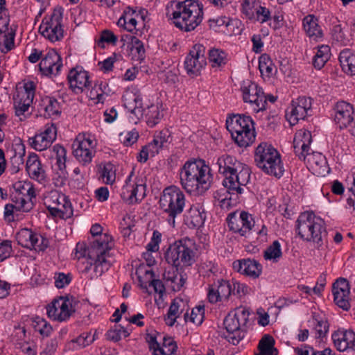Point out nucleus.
Wrapping results in <instances>:
<instances>
[{
    "mask_svg": "<svg viewBox=\"0 0 355 355\" xmlns=\"http://www.w3.org/2000/svg\"><path fill=\"white\" fill-rule=\"evenodd\" d=\"M180 178L182 188L193 195L205 193L213 182L211 168L202 159L187 161L180 169Z\"/></svg>",
    "mask_w": 355,
    "mask_h": 355,
    "instance_id": "nucleus-1",
    "label": "nucleus"
},
{
    "mask_svg": "<svg viewBox=\"0 0 355 355\" xmlns=\"http://www.w3.org/2000/svg\"><path fill=\"white\" fill-rule=\"evenodd\" d=\"M218 172L225 178L223 185L230 193L241 194L242 187L246 186L250 181V172L248 167L239 162L234 157L224 155L218 158Z\"/></svg>",
    "mask_w": 355,
    "mask_h": 355,
    "instance_id": "nucleus-2",
    "label": "nucleus"
},
{
    "mask_svg": "<svg viewBox=\"0 0 355 355\" xmlns=\"http://www.w3.org/2000/svg\"><path fill=\"white\" fill-rule=\"evenodd\" d=\"M174 24L182 31H193L202 21L203 7L198 1L185 0L177 2L172 13Z\"/></svg>",
    "mask_w": 355,
    "mask_h": 355,
    "instance_id": "nucleus-3",
    "label": "nucleus"
},
{
    "mask_svg": "<svg viewBox=\"0 0 355 355\" xmlns=\"http://www.w3.org/2000/svg\"><path fill=\"white\" fill-rule=\"evenodd\" d=\"M254 162L266 174L280 178L284 172L280 154L271 145L260 144L255 150Z\"/></svg>",
    "mask_w": 355,
    "mask_h": 355,
    "instance_id": "nucleus-4",
    "label": "nucleus"
},
{
    "mask_svg": "<svg viewBox=\"0 0 355 355\" xmlns=\"http://www.w3.org/2000/svg\"><path fill=\"white\" fill-rule=\"evenodd\" d=\"M193 240L184 238L171 244L164 254L166 262L178 270L179 268L190 266L195 261Z\"/></svg>",
    "mask_w": 355,
    "mask_h": 355,
    "instance_id": "nucleus-5",
    "label": "nucleus"
},
{
    "mask_svg": "<svg viewBox=\"0 0 355 355\" xmlns=\"http://www.w3.org/2000/svg\"><path fill=\"white\" fill-rule=\"evenodd\" d=\"M296 223L297 234L304 241L318 243L326 234L324 220L312 211L302 213Z\"/></svg>",
    "mask_w": 355,
    "mask_h": 355,
    "instance_id": "nucleus-6",
    "label": "nucleus"
},
{
    "mask_svg": "<svg viewBox=\"0 0 355 355\" xmlns=\"http://www.w3.org/2000/svg\"><path fill=\"white\" fill-rule=\"evenodd\" d=\"M159 207L167 214V221L175 226V218L181 214L185 206V196L176 187H169L164 189L159 201Z\"/></svg>",
    "mask_w": 355,
    "mask_h": 355,
    "instance_id": "nucleus-7",
    "label": "nucleus"
},
{
    "mask_svg": "<svg viewBox=\"0 0 355 355\" xmlns=\"http://www.w3.org/2000/svg\"><path fill=\"white\" fill-rule=\"evenodd\" d=\"M92 248V250L89 252V259L94 260V271L101 275L111 266L109 252L112 249V238L105 235L104 238L94 241Z\"/></svg>",
    "mask_w": 355,
    "mask_h": 355,
    "instance_id": "nucleus-8",
    "label": "nucleus"
},
{
    "mask_svg": "<svg viewBox=\"0 0 355 355\" xmlns=\"http://www.w3.org/2000/svg\"><path fill=\"white\" fill-rule=\"evenodd\" d=\"M44 205L51 215L62 219L73 216V208L69 198L64 193L52 191L44 199Z\"/></svg>",
    "mask_w": 355,
    "mask_h": 355,
    "instance_id": "nucleus-9",
    "label": "nucleus"
},
{
    "mask_svg": "<svg viewBox=\"0 0 355 355\" xmlns=\"http://www.w3.org/2000/svg\"><path fill=\"white\" fill-rule=\"evenodd\" d=\"M62 8H55L49 18H44L39 27V32L51 42L61 40L64 37L62 27Z\"/></svg>",
    "mask_w": 355,
    "mask_h": 355,
    "instance_id": "nucleus-10",
    "label": "nucleus"
},
{
    "mask_svg": "<svg viewBox=\"0 0 355 355\" xmlns=\"http://www.w3.org/2000/svg\"><path fill=\"white\" fill-rule=\"evenodd\" d=\"M227 221L231 231L245 237L250 233L254 225L252 215L244 211L239 214L236 211L230 213L227 218Z\"/></svg>",
    "mask_w": 355,
    "mask_h": 355,
    "instance_id": "nucleus-11",
    "label": "nucleus"
},
{
    "mask_svg": "<svg viewBox=\"0 0 355 355\" xmlns=\"http://www.w3.org/2000/svg\"><path fill=\"white\" fill-rule=\"evenodd\" d=\"M241 90L244 102L254 104L255 105L254 110L257 112L266 109L267 98L262 88L259 87L257 84L248 81L244 83Z\"/></svg>",
    "mask_w": 355,
    "mask_h": 355,
    "instance_id": "nucleus-12",
    "label": "nucleus"
},
{
    "mask_svg": "<svg viewBox=\"0 0 355 355\" xmlns=\"http://www.w3.org/2000/svg\"><path fill=\"white\" fill-rule=\"evenodd\" d=\"M94 146L95 144L92 139L79 135L73 142V154L80 163L86 166L92 162L94 156Z\"/></svg>",
    "mask_w": 355,
    "mask_h": 355,
    "instance_id": "nucleus-13",
    "label": "nucleus"
},
{
    "mask_svg": "<svg viewBox=\"0 0 355 355\" xmlns=\"http://www.w3.org/2000/svg\"><path fill=\"white\" fill-rule=\"evenodd\" d=\"M311 98L305 96H300L295 101H292L286 114L290 124L294 125L299 120L311 115L309 112L311 111Z\"/></svg>",
    "mask_w": 355,
    "mask_h": 355,
    "instance_id": "nucleus-14",
    "label": "nucleus"
},
{
    "mask_svg": "<svg viewBox=\"0 0 355 355\" xmlns=\"http://www.w3.org/2000/svg\"><path fill=\"white\" fill-rule=\"evenodd\" d=\"M205 47L202 44H195L187 56L184 67L189 75L198 76L201 69L206 64L205 57Z\"/></svg>",
    "mask_w": 355,
    "mask_h": 355,
    "instance_id": "nucleus-15",
    "label": "nucleus"
},
{
    "mask_svg": "<svg viewBox=\"0 0 355 355\" xmlns=\"http://www.w3.org/2000/svg\"><path fill=\"white\" fill-rule=\"evenodd\" d=\"M354 107L345 101H340L334 105V123L340 130L347 128L354 119Z\"/></svg>",
    "mask_w": 355,
    "mask_h": 355,
    "instance_id": "nucleus-16",
    "label": "nucleus"
},
{
    "mask_svg": "<svg viewBox=\"0 0 355 355\" xmlns=\"http://www.w3.org/2000/svg\"><path fill=\"white\" fill-rule=\"evenodd\" d=\"M350 288L345 278H339L334 282V303L344 311L349 310Z\"/></svg>",
    "mask_w": 355,
    "mask_h": 355,
    "instance_id": "nucleus-17",
    "label": "nucleus"
},
{
    "mask_svg": "<svg viewBox=\"0 0 355 355\" xmlns=\"http://www.w3.org/2000/svg\"><path fill=\"white\" fill-rule=\"evenodd\" d=\"M62 67V58L53 49L46 53L39 64L40 71L45 76L58 73Z\"/></svg>",
    "mask_w": 355,
    "mask_h": 355,
    "instance_id": "nucleus-18",
    "label": "nucleus"
},
{
    "mask_svg": "<svg viewBox=\"0 0 355 355\" xmlns=\"http://www.w3.org/2000/svg\"><path fill=\"white\" fill-rule=\"evenodd\" d=\"M226 127L232 136L246 130H254V122L250 116L234 114L226 120Z\"/></svg>",
    "mask_w": 355,
    "mask_h": 355,
    "instance_id": "nucleus-19",
    "label": "nucleus"
},
{
    "mask_svg": "<svg viewBox=\"0 0 355 355\" xmlns=\"http://www.w3.org/2000/svg\"><path fill=\"white\" fill-rule=\"evenodd\" d=\"M334 347L339 352H355V333L344 329L334 331Z\"/></svg>",
    "mask_w": 355,
    "mask_h": 355,
    "instance_id": "nucleus-20",
    "label": "nucleus"
},
{
    "mask_svg": "<svg viewBox=\"0 0 355 355\" xmlns=\"http://www.w3.org/2000/svg\"><path fill=\"white\" fill-rule=\"evenodd\" d=\"M89 78L87 71H78L77 68L72 69L67 76L70 88L76 94L82 93L85 88H89L91 83Z\"/></svg>",
    "mask_w": 355,
    "mask_h": 355,
    "instance_id": "nucleus-21",
    "label": "nucleus"
},
{
    "mask_svg": "<svg viewBox=\"0 0 355 355\" xmlns=\"http://www.w3.org/2000/svg\"><path fill=\"white\" fill-rule=\"evenodd\" d=\"M233 268L238 272L256 279L262 271L261 265L254 259H243L233 262Z\"/></svg>",
    "mask_w": 355,
    "mask_h": 355,
    "instance_id": "nucleus-22",
    "label": "nucleus"
},
{
    "mask_svg": "<svg viewBox=\"0 0 355 355\" xmlns=\"http://www.w3.org/2000/svg\"><path fill=\"white\" fill-rule=\"evenodd\" d=\"M304 161L308 167L318 175L324 176L330 172V168L327 164L326 157L320 153L312 152L304 157Z\"/></svg>",
    "mask_w": 355,
    "mask_h": 355,
    "instance_id": "nucleus-23",
    "label": "nucleus"
},
{
    "mask_svg": "<svg viewBox=\"0 0 355 355\" xmlns=\"http://www.w3.org/2000/svg\"><path fill=\"white\" fill-rule=\"evenodd\" d=\"M223 324L227 331L229 333L227 336L229 342L233 345H237L243 338L244 335L241 333V324L234 316L232 312L227 314L225 318Z\"/></svg>",
    "mask_w": 355,
    "mask_h": 355,
    "instance_id": "nucleus-24",
    "label": "nucleus"
},
{
    "mask_svg": "<svg viewBox=\"0 0 355 355\" xmlns=\"http://www.w3.org/2000/svg\"><path fill=\"white\" fill-rule=\"evenodd\" d=\"M26 168L30 177L33 179L44 180L45 171L42 168L41 162L35 153H31L26 161Z\"/></svg>",
    "mask_w": 355,
    "mask_h": 355,
    "instance_id": "nucleus-25",
    "label": "nucleus"
},
{
    "mask_svg": "<svg viewBox=\"0 0 355 355\" xmlns=\"http://www.w3.org/2000/svg\"><path fill=\"white\" fill-rule=\"evenodd\" d=\"M206 218L204 210L200 211L196 206H191L184 215L186 224L193 228H198L203 225Z\"/></svg>",
    "mask_w": 355,
    "mask_h": 355,
    "instance_id": "nucleus-26",
    "label": "nucleus"
},
{
    "mask_svg": "<svg viewBox=\"0 0 355 355\" xmlns=\"http://www.w3.org/2000/svg\"><path fill=\"white\" fill-rule=\"evenodd\" d=\"M342 70L347 75L355 74V53L349 49L343 50L338 58Z\"/></svg>",
    "mask_w": 355,
    "mask_h": 355,
    "instance_id": "nucleus-27",
    "label": "nucleus"
},
{
    "mask_svg": "<svg viewBox=\"0 0 355 355\" xmlns=\"http://www.w3.org/2000/svg\"><path fill=\"white\" fill-rule=\"evenodd\" d=\"M39 234L27 228L21 229L16 234L18 244L30 250H32L35 243L39 241Z\"/></svg>",
    "mask_w": 355,
    "mask_h": 355,
    "instance_id": "nucleus-28",
    "label": "nucleus"
},
{
    "mask_svg": "<svg viewBox=\"0 0 355 355\" xmlns=\"http://www.w3.org/2000/svg\"><path fill=\"white\" fill-rule=\"evenodd\" d=\"M15 154L11 157L10 171L12 173H17L20 170V166L24 164L25 156V146L20 138L15 139Z\"/></svg>",
    "mask_w": 355,
    "mask_h": 355,
    "instance_id": "nucleus-29",
    "label": "nucleus"
},
{
    "mask_svg": "<svg viewBox=\"0 0 355 355\" xmlns=\"http://www.w3.org/2000/svg\"><path fill=\"white\" fill-rule=\"evenodd\" d=\"M303 26L309 37L315 40L322 37V33L318 24V19L313 15H310L304 18Z\"/></svg>",
    "mask_w": 355,
    "mask_h": 355,
    "instance_id": "nucleus-30",
    "label": "nucleus"
},
{
    "mask_svg": "<svg viewBox=\"0 0 355 355\" xmlns=\"http://www.w3.org/2000/svg\"><path fill=\"white\" fill-rule=\"evenodd\" d=\"M133 174L134 171H132L126 179L121 193V198L128 205H133L139 202V198L135 197V193H134L133 183H131V178Z\"/></svg>",
    "mask_w": 355,
    "mask_h": 355,
    "instance_id": "nucleus-31",
    "label": "nucleus"
},
{
    "mask_svg": "<svg viewBox=\"0 0 355 355\" xmlns=\"http://www.w3.org/2000/svg\"><path fill=\"white\" fill-rule=\"evenodd\" d=\"M275 340L269 334H266L259 341L258 348L259 353L255 355H277L278 351L274 347Z\"/></svg>",
    "mask_w": 355,
    "mask_h": 355,
    "instance_id": "nucleus-32",
    "label": "nucleus"
},
{
    "mask_svg": "<svg viewBox=\"0 0 355 355\" xmlns=\"http://www.w3.org/2000/svg\"><path fill=\"white\" fill-rule=\"evenodd\" d=\"M42 106H44V110L45 111V116H57L60 114V105L58 101L55 98L45 96L44 98H42Z\"/></svg>",
    "mask_w": 355,
    "mask_h": 355,
    "instance_id": "nucleus-33",
    "label": "nucleus"
},
{
    "mask_svg": "<svg viewBox=\"0 0 355 355\" xmlns=\"http://www.w3.org/2000/svg\"><path fill=\"white\" fill-rule=\"evenodd\" d=\"M259 69L262 76L270 77L277 71V68L272 63L270 56L267 54H263L259 60Z\"/></svg>",
    "mask_w": 355,
    "mask_h": 355,
    "instance_id": "nucleus-34",
    "label": "nucleus"
},
{
    "mask_svg": "<svg viewBox=\"0 0 355 355\" xmlns=\"http://www.w3.org/2000/svg\"><path fill=\"white\" fill-rule=\"evenodd\" d=\"M232 139L240 147H248L255 140V130H246L232 136Z\"/></svg>",
    "mask_w": 355,
    "mask_h": 355,
    "instance_id": "nucleus-35",
    "label": "nucleus"
},
{
    "mask_svg": "<svg viewBox=\"0 0 355 355\" xmlns=\"http://www.w3.org/2000/svg\"><path fill=\"white\" fill-rule=\"evenodd\" d=\"M14 99V108L15 110V114L17 116L23 115L25 112H26L31 104L33 102L31 98H28V97H24L23 96H19L17 94L13 98Z\"/></svg>",
    "mask_w": 355,
    "mask_h": 355,
    "instance_id": "nucleus-36",
    "label": "nucleus"
},
{
    "mask_svg": "<svg viewBox=\"0 0 355 355\" xmlns=\"http://www.w3.org/2000/svg\"><path fill=\"white\" fill-rule=\"evenodd\" d=\"M58 300H60V302H59L58 317L60 318V322H62L69 319L71 314L75 312V309L68 298L64 299L62 297Z\"/></svg>",
    "mask_w": 355,
    "mask_h": 355,
    "instance_id": "nucleus-37",
    "label": "nucleus"
},
{
    "mask_svg": "<svg viewBox=\"0 0 355 355\" xmlns=\"http://www.w3.org/2000/svg\"><path fill=\"white\" fill-rule=\"evenodd\" d=\"M124 338L130 335L129 331L120 324H116L109 329L106 334V339L113 342H118L121 339V336Z\"/></svg>",
    "mask_w": 355,
    "mask_h": 355,
    "instance_id": "nucleus-38",
    "label": "nucleus"
},
{
    "mask_svg": "<svg viewBox=\"0 0 355 355\" xmlns=\"http://www.w3.org/2000/svg\"><path fill=\"white\" fill-rule=\"evenodd\" d=\"M53 142L42 133L36 135L34 137L29 138V144L32 148L38 151L46 149Z\"/></svg>",
    "mask_w": 355,
    "mask_h": 355,
    "instance_id": "nucleus-39",
    "label": "nucleus"
},
{
    "mask_svg": "<svg viewBox=\"0 0 355 355\" xmlns=\"http://www.w3.org/2000/svg\"><path fill=\"white\" fill-rule=\"evenodd\" d=\"M15 193L22 196H27L28 200L35 197V189L30 182H17L13 184Z\"/></svg>",
    "mask_w": 355,
    "mask_h": 355,
    "instance_id": "nucleus-40",
    "label": "nucleus"
},
{
    "mask_svg": "<svg viewBox=\"0 0 355 355\" xmlns=\"http://www.w3.org/2000/svg\"><path fill=\"white\" fill-rule=\"evenodd\" d=\"M32 326L43 336H49L53 330L51 326L44 319L39 316L33 319Z\"/></svg>",
    "mask_w": 355,
    "mask_h": 355,
    "instance_id": "nucleus-41",
    "label": "nucleus"
},
{
    "mask_svg": "<svg viewBox=\"0 0 355 355\" xmlns=\"http://www.w3.org/2000/svg\"><path fill=\"white\" fill-rule=\"evenodd\" d=\"M205 317V309L204 306H198L196 308L193 309L191 313V315L189 317V313L187 312L184 315V318L185 322H187L188 320L191 322L200 325L204 320Z\"/></svg>",
    "mask_w": 355,
    "mask_h": 355,
    "instance_id": "nucleus-42",
    "label": "nucleus"
},
{
    "mask_svg": "<svg viewBox=\"0 0 355 355\" xmlns=\"http://www.w3.org/2000/svg\"><path fill=\"white\" fill-rule=\"evenodd\" d=\"M144 277L148 279L150 286H153L154 291L162 295L165 292V287L160 279H155V272L152 270H146Z\"/></svg>",
    "mask_w": 355,
    "mask_h": 355,
    "instance_id": "nucleus-43",
    "label": "nucleus"
},
{
    "mask_svg": "<svg viewBox=\"0 0 355 355\" xmlns=\"http://www.w3.org/2000/svg\"><path fill=\"white\" fill-rule=\"evenodd\" d=\"M282 255L281 245L278 241H274L264 252L263 257L266 260L277 261Z\"/></svg>",
    "mask_w": 355,
    "mask_h": 355,
    "instance_id": "nucleus-44",
    "label": "nucleus"
},
{
    "mask_svg": "<svg viewBox=\"0 0 355 355\" xmlns=\"http://www.w3.org/2000/svg\"><path fill=\"white\" fill-rule=\"evenodd\" d=\"M209 60L213 67H220L226 64L227 55L224 51L213 49L209 51Z\"/></svg>",
    "mask_w": 355,
    "mask_h": 355,
    "instance_id": "nucleus-45",
    "label": "nucleus"
},
{
    "mask_svg": "<svg viewBox=\"0 0 355 355\" xmlns=\"http://www.w3.org/2000/svg\"><path fill=\"white\" fill-rule=\"evenodd\" d=\"M178 349L176 342L171 337H164L162 346H160L159 355H171L175 353Z\"/></svg>",
    "mask_w": 355,
    "mask_h": 355,
    "instance_id": "nucleus-46",
    "label": "nucleus"
},
{
    "mask_svg": "<svg viewBox=\"0 0 355 355\" xmlns=\"http://www.w3.org/2000/svg\"><path fill=\"white\" fill-rule=\"evenodd\" d=\"M215 286L222 300H227L230 295L232 294V286L229 281L218 280V284Z\"/></svg>",
    "mask_w": 355,
    "mask_h": 355,
    "instance_id": "nucleus-47",
    "label": "nucleus"
},
{
    "mask_svg": "<svg viewBox=\"0 0 355 355\" xmlns=\"http://www.w3.org/2000/svg\"><path fill=\"white\" fill-rule=\"evenodd\" d=\"M257 6L259 3L257 0H245L242 3V12L248 19H254Z\"/></svg>",
    "mask_w": 355,
    "mask_h": 355,
    "instance_id": "nucleus-48",
    "label": "nucleus"
},
{
    "mask_svg": "<svg viewBox=\"0 0 355 355\" xmlns=\"http://www.w3.org/2000/svg\"><path fill=\"white\" fill-rule=\"evenodd\" d=\"M294 139L297 141L298 144H302L304 148H307L309 150L310 144L312 142L311 133L309 130H299L295 135Z\"/></svg>",
    "mask_w": 355,
    "mask_h": 355,
    "instance_id": "nucleus-49",
    "label": "nucleus"
},
{
    "mask_svg": "<svg viewBox=\"0 0 355 355\" xmlns=\"http://www.w3.org/2000/svg\"><path fill=\"white\" fill-rule=\"evenodd\" d=\"M133 189L135 197L139 198V202L141 201L146 196V184L145 180L141 178L137 177L135 181L133 182Z\"/></svg>",
    "mask_w": 355,
    "mask_h": 355,
    "instance_id": "nucleus-50",
    "label": "nucleus"
},
{
    "mask_svg": "<svg viewBox=\"0 0 355 355\" xmlns=\"http://www.w3.org/2000/svg\"><path fill=\"white\" fill-rule=\"evenodd\" d=\"M234 316L236 318V320L239 322L241 324V328L242 331H244V328L246 326V324L249 320L250 312L249 311L243 307L237 308L234 312H232Z\"/></svg>",
    "mask_w": 355,
    "mask_h": 355,
    "instance_id": "nucleus-51",
    "label": "nucleus"
},
{
    "mask_svg": "<svg viewBox=\"0 0 355 355\" xmlns=\"http://www.w3.org/2000/svg\"><path fill=\"white\" fill-rule=\"evenodd\" d=\"M139 138V133L135 130L128 132L126 134H120V139L122 141L123 144L126 146H132L135 144Z\"/></svg>",
    "mask_w": 355,
    "mask_h": 355,
    "instance_id": "nucleus-52",
    "label": "nucleus"
},
{
    "mask_svg": "<svg viewBox=\"0 0 355 355\" xmlns=\"http://www.w3.org/2000/svg\"><path fill=\"white\" fill-rule=\"evenodd\" d=\"M93 241L90 242V246L87 247L86 244L84 243H78L76 247V253L75 257L78 259H80L82 257H88L89 258V252L92 251V245Z\"/></svg>",
    "mask_w": 355,
    "mask_h": 355,
    "instance_id": "nucleus-53",
    "label": "nucleus"
},
{
    "mask_svg": "<svg viewBox=\"0 0 355 355\" xmlns=\"http://www.w3.org/2000/svg\"><path fill=\"white\" fill-rule=\"evenodd\" d=\"M11 252V241L0 239V262L9 257Z\"/></svg>",
    "mask_w": 355,
    "mask_h": 355,
    "instance_id": "nucleus-54",
    "label": "nucleus"
},
{
    "mask_svg": "<svg viewBox=\"0 0 355 355\" xmlns=\"http://www.w3.org/2000/svg\"><path fill=\"white\" fill-rule=\"evenodd\" d=\"M55 286L58 288H62L65 286L68 285L71 281V277L70 274H64L63 272L56 273L55 275Z\"/></svg>",
    "mask_w": 355,
    "mask_h": 355,
    "instance_id": "nucleus-55",
    "label": "nucleus"
},
{
    "mask_svg": "<svg viewBox=\"0 0 355 355\" xmlns=\"http://www.w3.org/2000/svg\"><path fill=\"white\" fill-rule=\"evenodd\" d=\"M102 177L106 179V183H112L115 180V171L114 165L111 163H107L102 171Z\"/></svg>",
    "mask_w": 355,
    "mask_h": 355,
    "instance_id": "nucleus-56",
    "label": "nucleus"
},
{
    "mask_svg": "<svg viewBox=\"0 0 355 355\" xmlns=\"http://www.w3.org/2000/svg\"><path fill=\"white\" fill-rule=\"evenodd\" d=\"M133 101L135 103V105L132 107V105L128 103V104H125L126 108H128V110L135 116H141L143 112L141 98L139 96H135Z\"/></svg>",
    "mask_w": 355,
    "mask_h": 355,
    "instance_id": "nucleus-57",
    "label": "nucleus"
},
{
    "mask_svg": "<svg viewBox=\"0 0 355 355\" xmlns=\"http://www.w3.org/2000/svg\"><path fill=\"white\" fill-rule=\"evenodd\" d=\"M59 302L60 300L57 299L53 300L51 304L48 305L47 306V315L50 318H52L55 320L60 321L59 316Z\"/></svg>",
    "mask_w": 355,
    "mask_h": 355,
    "instance_id": "nucleus-58",
    "label": "nucleus"
},
{
    "mask_svg": "<svg viewBox=\"0 0 355 355\" xmlns=\"http://www.w3.org/2000/svg\"><path fill=\"white\" fill-rule=\"evenodd\" d=\"M255 15L257 16V20L261 23L266 22L271 19L270 10L260 5L256 8Z\"/></svg>",
    "mask_w": 355,
    "mask_h": 355,
    "instance_id": "nucleus-59",
    "label": "nucleus"
},
{
    "mask_svg": "<svg viewBox=\"0 0 355 355\" xmlns=\"http://www.w3.org/2000/svg\"><path fill=\"white\" fill-rule=\"evenodd\" d=\"M133 42L130 44V48L132 51H135L138 54V59L143 60L145 54V49L143 42L137 37L133 38Z\"/></svg>",
    "mask_w": 355,
    "mask_h": 355,
    "instance_id": "nucleus-60",
    "label": "nucleus"
},
{
    "mask_svg": "<svg viewBox=\"0 0 355 355\" xmlns=\"http://www.w3.org/2000/svg\"><path fill=\"white\" fill-rule=\"evenodd\" d=\"M352 184L349 191L352 193L353 197H349L347 199L346 208L355 213V171L352 173Z\"/></svg>",
    "mask_w": 355,
    "mask_h": 355,
    "instance_id": "nucleus-61",
    "label": "nucleus"
},
{
    "mask_svg": "<svg viewBox=\"0 0 355 355\" xmlns=\"http://www.w3.org/2000/svg\"><path fill=\"white\" fill-rule=\"evenodd\" d=\"M24 91L18 92V95L28 97L33 100L35 86L33 82L30 81L24 84Z\"/></svg>",
    "mask_w": 355,
    "mask_h": 355,
    "instance_id": "nucleus-62",
    "label": "nucleus"
},
{
    "mask_svg": "<svg viewBox=\"0 0 355 355\" xmlns=\"http://www.w3.org/2000/svg\"><path fill=\"white\" fill-rule=\"evenodd\" d=\"M94 339V335L92 338L90 333H83L76 338V343L78 345L85 347L93 343Z\"/></svg>",
    "mask_w": 355,
    "mask_h": 355,
    "instance_id": "nucleus-63",
    "label": "nucleus"
},
{
    "mask_svg": "<svg viewBox=\"0 0 355 355\" xmlns=\"http://www.w3.org/2000/svg\"><path fill=\"white\" fill-rule=\"evenodd\" d=\"M41 133L45 137H47L49 140L53 142L56 139L57 128L54 123H51L50 125L47 124L46 125L44 131Z\"/></svg>",
    "mask_w": 355,
    "mask_h": 355,
    "instance_id": "nucleus-64",
    "label": "nucleus"
}]
</instances>
